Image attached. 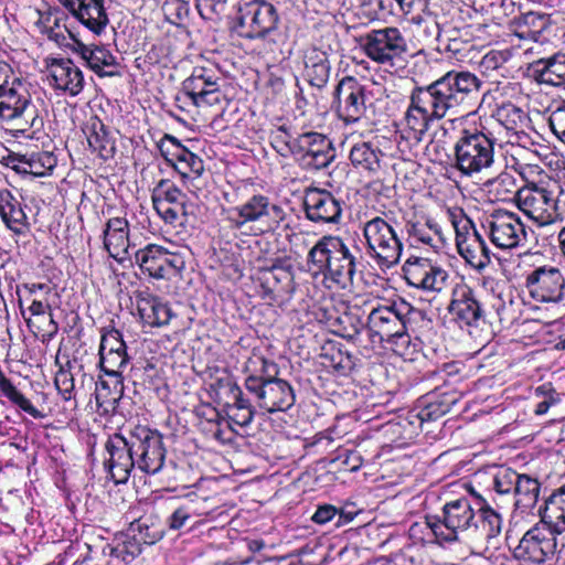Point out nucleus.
<instances>
[{"mask_svg": "<svg viewBox=\"0 0 565 565\" xmlns=\"http://www.w3.org/2000/svg\"><path fill=\"white\" fill-rule=\"evenodd\" d=\"M482 82L468 71H450L429 85L415 87L404 117L403 138L423 141L431 122L459 107H470L479 97Z\"/></svg>", "mask_w": 565, "mask_h": 565, "instance_id": "f257e3e1", "label": "nucleus"}, {"mask_svg": "<svg viewBox=\"0 0 565 565\" xmlns=\"http://www.w3.org/2000/svg\"><path fill=\"white\" fill-rule=\"evenodd\" d=\"M426 525L439 543L463 537L489 544L502 533L503 518L480 497H460L447 501L441 516L427 519Z\"/></svg>", "mask_w": 565, "mask_h": 565, "instance_id": "f03ea898", "label": "nucleus"}, {"mask_svg": "<svg viewBox=\"0 0 565 565\" xmlns=\"http://www.w3.org/2000/svg\"><path fill=\"white\" fill-rule=\"evenodd\" d=\"M105 450V466L115 483H125L135 468L147 475L159 473L167 456L162 435L143 425L109 436Z\"/></svg>", "mask_w": 565, "mask_h": 565, "instance_id": "7ed1b4c3", "label": "nucleus"}, {"mask_svg": "<svg viewBox=\"0 0 565 565\" xmlns=\"http://www.w3.org/2000/svg\"><path fill=\"white\" fill-rule=\"evenodd\" d=\"M353 245H349L342 237L324 235L317 241L307 255L308 270L321 275L341 288H345L353 280L356 273V256Z\"/></svg>", "mask_w": 565, "mask_h": 565, "instance_id": "20e7f679", "label": "nucleus"}, {"mask_svg": "<svg viewBox=\"0 0 565 565\" xmlns=\"http://www.w3.org/2000/svg\"><path fill=\"white\" fill-rule=\"evenodd\" d=\"M276 365L260 354H253L245 363L246 390L254 395L257 405L268 413L285 412L296 401L291 385L271 374Z\"/></svg>", "mask_w": 565, "mask_h": 565, "instance_id": "39448f33", "label": "nucleus"}, {"mask_svg": "<svg viewBox=\"0 0 565 565\" xmlns=\"http://www.w3.org/2000/svg\"><path fill=\"white\" fill-rule=\"evenodd\" d=\"M412 312L413 307L403 300L372 308L366 318V333L371 343H386L396 354L407 355L411 347L407 324Z\"/></svg>", "mask_w": 565, "mask_h": 565, "instance_id": "423d86ee", "label": "nucleus"}, {"mask_svg": "<svg viewBox=\"0 0 565 565\" xmlns=\"http://www.w3.org/2000/svg\"><path fill=\"white\" fill-rule=\"evenodd\" d=\"M0 122L15 138H33V129L40 130L43 126L28 85L18 78L0 83Z\"/></svg>", "mask_w": 565, "mask_h": 565, "instance_id": "0eeeda50", "label": "nucleus"}, {"mask_svg": "<svg viewBox=\"0 0 565 565\" xmlns=\"http://www.w3.org/2000/svg\"><path fill=\"white\" fill-rule=\"evenodd\" d=\"M397 225L395 218L387 216H374L362 223L365 253L381 269L396 266L403 255Z\"/></svg>", "mask_w": 565, "mask_h": 565, "instance_id": "6e6552de", "label": "nucleus"}, {"mask_svg": "<svg viewBox=\"0 0 565 565\" xmlns=\"http://www.w3.org/2000/svg\"><path fill=\"white\" fill-rule=\"evenodd\" d=\"M497 138L484 127L465 128L455 146V167L461 174L472 177L494 164Z\"/></svg>", "mask_w": 565, "mask_h": 565, "instance_id": "1a4fd4ad", "label": "nucleus"}, {"mask_svg": "<svg viewBox=\"0 0 565 565\" xmlns=\"http://www.w3.org/2000/svg\"><path fill=\"white\" fill-rule=\"evenodd\" d=\"M448 216L456 233L459 255L473 269L483 270L491 262V252L482 235L461 209L448 210Z\"/></svg>", "mask_w": 565, "mask_h": 565, "instance_id": "9d476101", "label": "nucleus"}, {"mask_svg": "<svg viewBox=\"0 0 565 565\" xmlns=\"http://www.w3.org/2000/svg\"><path fill=\"white\" fill-rule=\"evenodd\" d=\"M515 200L518 207L540 226L562 220L557 196L542 183H527L518 190Z\"/></svg>", "mask_w": 565, "mask_h": 565, "instance_id": "9b49d317", "label": "nucleus"}, {"mask_svg": "<svg viewBox=\"0 0 565 565\" xmlns=\"http://www.w3.org/2000/svg\"><path fill=\"white\" fill-rule=\"evenodd\" d=\"M360 47L373 62L395 66L407 52V42L397 28L372 30L360 38Z\"/></svg>", "mask_w": 565, "mask_h": 565, "instance_id": "f8f14e48", "label": "nucleus"}, {"mask_svg": "<svg viewBox=\"0 0 565 565\" xmlns=\"http://www.w3.org/2000/svg\"><path fill=\"white\" fill-rule=\"evenodd\" d=\"M557 535L539 521L523 534L513 548V557L521 565H542L556 553Z\"/></svg>", "mask_w": 565, "mask_h": 565, "instance_id": "ddd939ff", "label": "nucleus"}, {"mask_svg": "<svg viewBox=\"0 0 565 565\" xmlns=\"http://www.w3.org/2000/svg\"><path fill=\"white\" fill-rule=\"evenodd\" d=\"M491 243L500 249H514L527 244V232L520 216L507 210H495L482 222Z\"/></svg>", "mask_w": 565, "mask_h": 565, "instance_id": "4468645a", "label": "nucleus"}, {"mask_svg": "<svg viewBox=\"0 0 565 565\" xmlns=\"http://www.w3.org/2000/svg\"><path fill=\"white\" fill-rule=\"evenodd\" d=\"M184 88L190 92L195 102L206 107L221 104L224 99L222 87L225 78L221 67L210 61H203L192 68L184 81Z\"/></svg>", "mask_w": 565, "mask_h": 565, "instance_id": "2eb2a0df", "label": "nucleus"}, {"mask_svg": "<svg viewBox=\"0 0 565 565\" xmlns=\"http://www.w3.org/2000/svg\"><path fill=\"white\" fill-rule=\"evenodd\" d=\"M285 212L278 204L262 194H255L245 203L226 211V220L239 230L246 223L260 222L267 230H275L285 220Z\"/></svg>", "mask_w": 565, "mask_h": 565, "instance_id": "dca6fc26", "label": "nucleus"}, {"mask_svg": "<svg viewBox=\"0 0 565 565\" xmlns=\"http://www.w3.org/2000/svg\"><path fill=\"white\" fill-rule=\"evenodd\" d=\"M276 8L265 0H249L241 3L237 17V33L246 39H263L276 29Z\"/></svg>", "mask_w": 565, "mask_h": 565, "instance_id": "f3484780", "label": "nucleus"}, {"mask_svg": "<svg viewBox=\"0 0 565 565\" xmlns=\"http://www.w3.org/2000/svg\"><path fill=\"white\" fill-rule=\"evenodd\" d=\"M524 287L537 302L557 303L565 299V277L555 266L543 265L527 271Z\"/></svg>", "mask_w": 565, "mask_h": 565, "instance_id": "a211bd4d", "label": "nucleus"}, {"mask_svg": "<svg viewBox=\"0 0 565 565\" xmlns=\"http://www.w3.org/2000/svg\"><path fill=\"white\" fill-rule=\"evenodd\" d=\"M161 156L189 185L204 172V162L196 153L184 147L174 136L166 134L157 143Z\"/></svg>", "mask_w": 565, "mask_h": 565, "instance_id": "6ab92c4d", "label": "nucleus"}, {"mask_svg": "<svg viewBox=\"0 0 565 565\" xmlns=\"http://www.w3.org/2000/svg\"><path fill=\"white\" fill-rule=\"evenodd\" d=\"M335 158L331 140L319 132L309 131L296 137L295 159L307 170L327 168Z\"/></svg>", "mask_w": 565, "mask_h": 565, "instance_id": "aec40b11", "label": "nucleus"}, {"mask_svg": "<svg viewBox=\"0 0 565 565\" xmlns=\"http://www.w3.org/2000/svg\"><path fill=\"white\" fill-rule=\"evenodd\" d=\"M135 260L142 271L156 279L171 278L184 268L182 256L154 244L138 249L135 253Z\"/></svg>", "mask_w": 565, "mask_h": 565, "instance_id": "412c9836", "label": "nucleus"}, {"mask_svg": "<svg viewBox=\"0 0 565 565\" xmlns=\"http://www.w3.org/2000/svg\"><path fill=\"white\" fill-rule=\"evenodd\" d=\"M333 97L337 115L345 124H355L364 117L365 88L354 77H343L338 83Z\"/></svg>", "mask_w": 565, "mask_h": 565, "instance_id": "4be33fe9", "label": "nucleus"}, {"mask_svg": "<svg viewBox=\"0 0 565 565\" xmlns=\"http://www.w3.org/2000/svg\"><path fill=\"white\" fill-rule=\"evenodd\" d=\"M407 285L424 291L438 292L447 282L448 273L428 258H408L403 265Z\"/></svg>", "mask_w": 565, "mask_h": 565, "instance_id": "5701e85b", "label": "nucleus"}, {"mask_svg": "<svg viewBox=\"0 0 565 565\" xmlns=\"http://www.w3.org/2000/svg\"><path fill=\"white\" fill-rule=\"evenodd\" d=\"M448 311L461 329L478 328L484 321V311L476 292L467 284H457L451 291Z\"/></svg>", "mask_w": 565, "mask_h": 565, "instance_id": "b1692460", "label": "nucleus"}, {"mask_svg": "<svg viewBox=\"0 0 565 565\" xmlns=\"http://www.w3.org/2000/svg\"><path fill=\"white\" fill-rule=\"evenodd\" d=\"M343 201L330 191L311 188L306 190L303 206L309 221L323 224H338L342 216Z\"/></svg>", "mask_w": 565, "mask_h": 565, "instance_id": "393cba45", "label": "nucleus"}, {"mask_svg": "<svg viewBox=\"0 0 565 565\" xmlns=\"http://www.w3.org/2000/svg\"><path fill=\"white\" fill-rule=\"evenodd\" d=\"M455 401L447 395H426L407 413L403 426L408 425L409 434L417 435L424 430L425 425L445 416L451 409Z\"/></svg>", "mask_w": 565, "mask_h": 565, "instance_id": "a878e982", "label": "nucleus"}, {"mask_svg": "<svg viewBox=\"0 0 565 565\" xmlns=\"http://www.w3.org/2000/svg\"><path fill=\"white\" fill-rule=\"evenodd\" d=\"M129 356L122 335L118 330H110L102 335L99 345V365L106 376L122 377Z\"/></svg>", "mask_w": 565, "mask_h": 565, "instance_id": "bb28decb", "label": "nucleus"}, {"mask_svg": "<svg viewBox=\"0 0 565 565\" xmlns=\"http://www.w3.org/2000/svg\"><path fill=\"white\" fill-rule=\"evenodd\" d=\"M76 20L95 34L109 23L105 0H57Z\"/></svg>", "mask_w": 565, "mask_h": 565, "instance_id": "cd10ccee", "label": "nucleus"}, {"mask_svg": "<svg viewBox=\"0 0 565 565\" xmlns=\"http://www.w3.org/2000/svg\"><path fill=\"white\" fill-rule=\"evenodd\" d=\"M50 84L71 96L78 95L84 88V75L70 58L53 60L47 66Z\"/></svg>", "mask_w": 565, "mask_h": 565, "instance_id": "c85d7f7f", "label": "nucleus"}, {"mask_svg": "<svg viewBox=\"0 0 565 565\" xmlns=\"http://www.w3.org/2000/svg\"><path fill=\"white\" fill-rule=\"evenodd\" d=\"M136 307L145 326L160 328L167 326L173 312L169 303L147 290L136 292Z\"/></svg>", "mask_w": 565, "mask_h": 565, "instance_id": "c756f323", "label": "nucleus"}, {"mask_svg": "<svg viewBox=\"0 0 565 565\" xmlns=\"http://www.w3.org/2000/svg\"><path fill=\"white\" fill-rule=\"evenodd\" d=\"M104 247L119 263L130 259L129 224L125 217L109 218L103 231Z\"/></svg>", "mask_w": 565, "mask_h": 565, "instance_id": "7c9ffc66", "label": "nucleus"}, {"mask_svg": "<svg viewBox=\"0 0 565 565\" xmlns=\"http://www.w3.org/2000/svg\"><path fill=\"white\" fill-rule=\"evenodd\" d=\"M0 218L15 235H24L30 230L22 202L8 189H0Z\"/></svg>", "mask_w": 565, "mask_h": 565, "instance_id": "2f4dec72", "label": "nucleus"}, {"mask_svg": "<svg viewBox=\"0 0 565 565\" xmlns=\"http://www.w3.org/2000/svg\"><path fill=\"white\" fill-rule=\"evenodd\" d=\"M74 51L97 75L114 76L117 73V58L106 46L94 44L87 45L76 41Z\"/></svg>", "mask_w": 565, "mask_h": 565, "instance_id": "473e14b6", "label": "nucleus"}, {"mask_svg": "<svg viewBox=\"0 0 565 565\" xmlns=\"http://www.w3.org/2000/svg\"><path fill=\"white\" fill-rule=\"evenodd\" d=\"M87 142L93 152L104 160L113 158L116 151L115 138L105 124L97 117H89L83 128Z\"/></svg>", "mask_w": 565, "mask_h": 565, "instance_id": "72a5a7b5", "label": "nucleus"}, {"mask_svg": "<svg viewBox=\"0 0 565 565\" xmlns=\"http://www.w3.org/2000/svg\"><path fill=\"white\" fill-rule=\"evenodd\" d=\"M540 522L561 535L565 533V487L554 491L536 510Z\"/></svg>", "mask_w": 565, "mask_h": 565, "instance_id": "f704fd0d", "label": "nucleus"}, {"mask_svg": "<svg viewBox=\"0 0 565 565\" xmlns=\"http://www.w3.org/2000/svg\"><path fill=\"white\" fill-rule=\"evenodd\" d=\"M124 396V379L119 376H107L96 383L95 399L100 414H113L116 412L119 401Z\"/></svg>", "mask_w": 565, "mask_h": 565, "instance_id": "c9c22d12", "label": "nucleus"}, {"mask_svg": "<svg viewBox=\"0 0 565 565\" xmlns=\"http://www.w3.org/2000/svg\"><path fill=\"white\" fill-rule=\"evenodd\" d=\"M331 326L334 334L353 343L360 342L362 331H366V321L363 320L358 306L348 307L333 319Z\"/></svg>", "mask_w": 565, "mask_h": 565, "instance_id": "e433bc0d", "label": "nucleus"}, {"mask_svg": "<svg viewBox=\"0 0 565 565\" xmlns=\"http://www.w3.org/2000/svg\"><path fill=\"white\" fill-rule=\"evenodd\" d=\"M407 233L416 244H422L434 252L441 249L445 238L440 225L433 218L408 223Z\"/></svg>", "mask_w": 565, "mask_h": 565, "instance_id": "4c0bfd02", "label": "nucleus"}, {"mask_svg": "<svg viewBox=\"0 0 565 565\" xmlns=\"http://www.w3.org/2000/svg\"><path fill=\"white\" fill-rule=\"evenodd\" d=\"M409 21L417 26V32L422 33L427 45H435L437 51L445 53V25L438 23L429 6L426 11L413 15Z\"/></svg>", "mask_w": 565, "mask_h": 565, "instance_id": "58836bf2", "label": "nucleus"}, {"mask_svg": "<svg viewBox=\"0 0 565 565\" xmlns=\"http://www.w3.org/2000/svg\"><path fill=\"white\" fill-rule=\"evenodd\" d=\"M536 81L541 84L561 86L565 84V54L556 53L532 64Z\"/></svg>", "mask_w": 565, "mask_h": 565, "instance_id": "ea45409f", "label": "nucleus"}, {"mask_svg": "<svg viewBox=\"0 0 565 565\" xmlns=\"http://www.w3.org/2000/svg\"><path fill=\"white\" fill-rule=\"evenodd\" d=\"M541 492L540 481L526 473H520L513 494L514 507L521 512L535 514Z\"/></svg>", "mask_w": 565, "mask_h": 565, "instance_id": "a19ab883", "label": "nucleus"}, {"mask_svg": "<svg viewBox=\"0 0 565 565\" xmlns=\"http://www.w3.org/2000/svg\"><path fill=\"white\" fill-rule=\"evenodd\" d=\"M328 54L317 47L309 49L305 54V72L310 85L322 88L330 76Z\"/></svg>", "mask_w": 565, "mask_h": 565, "instance_id": "79ce46f5", "label": "nucleus"}, {"mask_svg": "<svg viewBox=\"0 0 565 565\" xmlns=\"http://www.w3.org/2000/svg\"><path fill=\"white\" fill-rule=\"evenodd\" d=\"M381 150L371 142L361 141L350 150L352 166L361 172H375L380 169Z\"/></svg>", "mask_w": 565, "mask_h": 565, "instance_id": "37998d69", "label": "nucleus"}, {"mask_svg": "<svg viewBox=\"0 0 565 565\" xmlns=\"http://www.w3.org/2000/svg\"><path fill=\"white\" fill-rule=\"evenodd\" d=\"M547 28L548 19L545 15L527 12L516 20L514 34L521 40L537 43Z\"/></svg>", "mask_w": 565, "mask_h": 565, "instance_id": "c03bdc74", "label": "nucleus"}, {"mask_svg": "<svg viewBox=\"0 0 565 565\" xmlns=\"http://www.w3.org/2000/svg\"><path fill=\"white\" fill-rule=\"evenodd\" d=\"M492 117L505 129L507 136L519 128H524L529 121L526 113L510 102L497 105Z\"/></svg>", "mask_w": 565, "mask_h": 565, "instance_id": "a18cd8bd", "label": "nucleus"}, {"mask_svg": "<svg viewBox=\"0 0 565 565\" xmlns=\"http://www.w3.org/2000/svg\"><path fill=\"white\" fill-rule=\"evenodd\" d=\"M153 206H185L186 195L170 180L161 179L152 190Z\"/></svg>", "mask_w": 565, "mask_h": 565, "instance_id": "49530a36", "label": "nucleus"}, {"mask_svg": "<svg viewBox=\"0 0 565 565\" xmlns=\"http://www.w3.org/2000/svg\"><path fill=\"white\" fill-rule=\"evenodd\" d=\"M0 392L14 405L35 419L43 418L40 412L29 398H26L13 384L0 372Z\"/></svg>", "mask_w": 565, "mask_h": 565, "instance_id": "de8ad7c7", "label": "nucleus"}, {"mask_svg": "<svg viewBox=\"0 0 565 565\" xmlns=\"http://www.w3.org/2000/svg\"><path fill=\"white\" fill-rule=\"evenodd\" d=\"M56 162V157L50 151L26 153V174L44 177L55 168Z\"/></svg>", "mask_w": 565, "mask_h": 565, "instance_id": "09e8293b", "label": "nucleus"}, {"mask_svg": "<svg viewBox=\"0 0 565 565\" xmlns=\"http://www.w3.org/2000/svg\"><path fill=\"white\" fill-rule=\"evenodd\" d=\"M270 143L280 156L295 158L296 138H292L284 126L270 134Z\"/></svg>", "mask_w": 565, "mask_h": 565, "instance_id": "8fccbe9b", "label": "nucleus"}, {"mask_svg": "<svg viewBox=\"0 0 565 565\" xmlns=\"http://www.w3.org/2000/svg\"><path fill=\"white\" fill-rule=\"evenodd\" d=\"M520 473L510 468H501L493 478V489L499 494H514Z\"/></svg>", "mask_w": 565, "mask_h": 565, "instance_id": "3c124183", "label": "nucleus"}, {"mask_svg": "<svg viewBox=\"0 0 565 565\" xmlns=\"http://www.w3.org/2000/svg\"><path fill=\"white\" fill-rule=\"evenodd\" d=\"M166 19L174 25L182 24L190 12L189 3L184 0H166L162 6Z\"/></svg>", "mask_w": 565, "mask_h": 565, "instance_id": "603ef678", "label": "nucleus"}, {"mask_svg": "<svg viewBox=\"0 0 565 565\" xmlns=\"http://www.w3.org/2000/svg\"><path fill=\"white\" fill-rule=\"evenodd\" d=\"M141 553L140 544L135 539H126L117 542L111 547V556L128 564Z\"/></svg>", "mask_w": 565, "mask_h": 565, "instance_id": "864d4df0", "label": "nucleus"}, {"mask_svg": "<svg viewBox=\"0 0 565 565\" xmlns=\"http://www.w3.org/2000/svg\"><path fill=\"white\" fill-rule=\"evenodd\" d=\"M186 508L192 510L191 515L193 519L212 518L215 509L210 504V499L206 497H191L184 501Z\"/></svg>", "mask_w": 565, "mask_h": 565, "instance_id": "5fc2aeb1", "label": "nucleus"}, {"mask_svg": "<svg viewBox=\"0 0 565 565\" xmlns=\"http://www.w3.org/2000/svg\"><path fill=\"white\" fill-rule=\"evenodd\" d=\"M189 508L185 503H181L177 507L172 513L167 518L166 524L172 531H179L188 524L189 521L193 520Z\"/></svg>", "mask_w": 565, "mask_h": 565, "instance_id": "6e6d98bb", "label": "nucleus"}, {"mask_svg": "<svg viewBox=\"0 0 565 565\" xmlns=\"http://www.w3.org/2000/svg\"><path fill=\"white\" fill-rule=\"evenodd\" d=\"M54 384L64 401L73 398L74 376L68 370L61 369L55 375Z\"/></svg>", "mask_w": 565, "mask_h": 565, "instance_id": "4d7b16f0", "label": "nucleus"}, {"mask_svg": "<svg viewBox=\"0 0 565 565\" xmlns=\"http://www.w3.org/2000/svg\"><path fill=\"white\" fill-rule=\"evenodd\" d=\"M511 57L509 50H491L481 60V66L486 71H494L503 66Z\"/></svg>", "mask_w": 565, "mask_h": 565, "instance_id": "13d9d810", "label": "nucleus"}, {"mask_svg": "<svg viewBox=\"0 0 565 565\" xmlns=\"http://www.w3.org/2000/svg\"><path fill=\"white\" fill-rule=\"evenodd\" d=\"M158 215L171 225L181 224L186 215L185 206H153Z\"/></svg>", "mask_w": 565, "mask_h": 565, "instance_id": "bf43d9fd", "label": "nucleus"}, {"mask_svg": "<svg viewBox=\"0 0 565 565\" xmlns=\"http://www.w3.org/2000/svg\"><path fill=\"white\" fill-rule=\"evenodd\" d=\"M548 124L553 134L565 145V104L551 111Z\"/></svg>", "mask_w": 565, "mask_h": 565, "instance_id": "052dcab7", "label": "nucleus"}, {"mask_svg": "<svg viewBox=\"0 0 565 565\" xmlns=\"http://www.w3.org/2000/svg\"><path fill=\"white\" fill-rule=\"evenodd\" d=\"M175 106L182 111H191V108L206 107L204 104L195 102L193 96L184 88V82L181 84L180 92L174 97Z\"/></svg>", "mask_w": 565, "mask_h": 565, "instance_id": "680f3d73", "label": "nucleus"}, {"mask_svg": "<svg viewBox=\"0 0 565 565\" xmlns=\"http://www.w3.org/2000/svg\"><path fill=\"white\" fill-rule=\"evenodd\" d=\"M224 387L227 388L228 395L233 402V404L228 406L230 408L242 409V407H250L248 399L243 396V392L236 382L228 379Z\"/></svg>", "mask_w": 565, "mask_h": 565, "instance_id": "e2e57ef3", "label": "nucleus"}, {"mask_svg": "<svg viewBox=\"0 0 565 565\" xmlns=\"http://www.w3.org/2000/svg\"><path fill=\"white\" fill-rule=\"evenodd\" d=\"M226 0H196V8L204 19H210L212 13H220L224 9Z\"/></svg>", "mask_w": 565, "mask_h": 565, "instance_id": "0e129e2a", "label": "nucleus"}, {"mask_svg": "<svg viewBox=\"0 0 565 565\" xmlns=\"http://www.w3.org/2000/svg\"><path fill=\"white\" fill-rule=\"evenodd\" d=\"M2 163L14 170L17 173L26 174V153L9 152L8 156L2 158Z\"/></svg>", "mask_w": 565, "mask_h": 565, "instance_id": "69168bd1", "label": "nucleus"}, {"mask_svg": "<svg viewBox=\"0 0 565 565\" xmlns=\"http://www.w3.org/2000/svg\"><path fill=\"white\" fill-rule=\"evenodd\" d=\"M337 515H338V509L334 505L322 504L317 508L311 520L317 524L324 525L328 522L335 519Z\"/></svg>", "mask_w": 565, "mask_h": 565, "instance_id": "338daca9", "label": "nucleus"}, {"mask_svg": "<svg viewBox=\"0 0 565 565\" xmlns=\"http://www.w3.org/2000/svg\"><path fill=\"white\" fill-rule=\"evenodd\" d=\"M228 414L233 423L242 427L249 425L254 418L252 407H242V409L228 407Z\"/></svg>", "mask_w": 565, "mask_h": 565, "instance_id": "774afa93", "label": "nucleus"}]
</instances>
